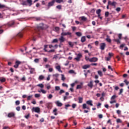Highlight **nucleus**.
<instances>
[{"instance_id": "1", "label": "nucleus", "mask_w": 129, "mask_h": 129, "mask_svg": "<svg viewBox=\"0 0 129 129\" xmlns=\"http://www.w3.org/2000/svg\"><path fill=\"white\" fill-rule=\"evenodd\" d=\"M32 0H27L26 1H23L22 5V6H28V4L29 5V7H31L33 4L32 3Z\"/></svg>"}, {"instance_id": "2", "label": "nucleus", "mask_w": 129, "mask_h": 129, "mask_svg": "<svg viewBox=\"0 0 129 129\" xmlns=\"http://www.w3.org/2000/svg\"><path fill=\"white\" fill-rule=\"evenodd\" d=\"M105 47H106V44H105V43L103 42V43H101L100 44V49L102 51H103V50L105 49Z\"/></svg>"}, {"instance_id": "3", "label": "nucleus", "mask_w": 129, "mask_h": 129, "mask_svg": "<svg viewBox=\"0 0 129 129\" xmlns=\"http://www.w3.org/2000/svg\"><path fill=\"white\" fill-rule=\"evenodd\" d=\"M32 110V111H35V112H37V113H39L40 111V107H33Z\"/></svg>"}, {"instance_id": "4", "label": "nucleus", "mask_w": 129, "mask_h": 129, "mask_svg": "<svg viewBox=\"0 0 129 129\" xmlns=\"http://www.w3.org/2000/svg\"><path fill=\"white\" fill-rule=\"evenodd\" d=\"M88 60L89 62H97L98 61V58L97 57H92L91 58H88Z\"/></svg>"}, {"instance_id": "5", "label": "nucleus", "mask_w": 129, "mask_h": 129, "mask_svg": "<svg viewBox=\"0 0 129 129\" xmlns=\"http://www.w3.org/2000/svg\"><path fill=\"white\" fill-rule=\"evenodd\" d=\"M21 61L17 60L15 62V65L14 66V68H19V65H20Z\"/></svg>"}, {"instance_id": "6", "label": "nucleus", "mask_w": 129, "mask_h": 129, "mask_svg": "<svg viewBox=\"0 0 129 129\" xmlns=\"http://www.w3.org/2000/svg\"><path fill=\"white\" fill-rule=\"evenodd\" d=\"M59 41V43H63L64 41H66V39L65 38H64V36L61 35L60 37L58 39Z\"/></svg>"}, {"instance_id": "7", "label": "nucleus", "mask_w": 129, "mask_h": 129, "mask_svg": "<svg viewBox=\"0 0 129 129\" xmlns=\"http://www.w3.org/2000/svg\"><path fill=\"white\" fill-rule=\"evenodd\" d=\"M72 33L71 32H62L61 34V35L62 36V37H64V36H71Z\"/></svg>"}, {"instance_id": "8", "label": "nucleus", "mask_w": 129, "mask_h": 129, "mask_svg": "<svg viewBox=\"0 0 129 129\" xmlns=\"http://www.w3.org/2000/svg\"><path fill=\"white\" fill-rule=\"evenodd\" d=\"M54 4H55V0H52L51 2H49L48 4V9L50 8V7L53 6Z\"/></svg>"}, {"instance_id": "9", "label": "nucleus", "mask_w": 129, "mask_h": 129, "mask_svg": "<svg viewBox=\"0 0 129 129\" xmlns=\"http://www.w3.org/2000/svg\"><path fill=\"white\" fill-rule=\"evenodd\" d=\"M81 57H82V55L80 53H79L75 59L77 61H80V59L81 58Z\"/></svg>"}, {"instance_id": "10", "label": "nucleus", "mask_w": 129, "mask_h": 129, "mask_svg": "<svg viewBox=\"0 0 129 129\" xmlns=\"http://www.w3.org/2000/svg\"><path fill=\"white\" fill-rule=\"evenodd\" d=\"M55 104H56V105H57V106H58L59 107H61V106H62V105H63V104L62 103L60 102V101H55Z\"/></svg>"}, {"instance_id": "11", "label": "nucleus", "mask_w": 129, "mask_h": 129, "mask_svg": "<svg viewBox=\"0 0 129 129\" xmlns=\"http://www.w3.org/2000/svg\"><path fill=\"white\" fill-rule=\"evenodd\" d=\"M8 27H13L15 25V21H12L7 24Z\"/></svg>"}, {"instance_id": "12", "label": "nucleus", "mask_w": 129, "mask_h": 129, "mask_svg": "<svg viewBox=\"0 0 129 129\" xmlns=\"http://www.w3.org/2000/svg\"><path fill=\"white\" fill-rule=\"evenodd\" d=\"M15 114L14 112H10L8 114V117L11 118V117H14L15 116Z\"/></svg>"}, {"instance_id": "13", "label": "nucleus", "mask_w": 129, "mask_h": 129, "mask_svg": "<svg viewBox=\"0 0 129 129\" xmlns=\"http://www.w3.org/2000/svg\"><path fill=\"white\" fill-rule=\"evenodd\" d=\"M88 86L90 87V88H92V87H93V81H90V83L88 84Z\"/></svg>"}, {"instance_id": "14", "label": "nucleus", "mask_w": 129, "mask_h": 129, "mask_svg": "<svg viewBox=\"0 0 129 129\" xmlns=\"http://www.w3.org/2000/svg\"><path fill=\"white\" fill-rule=\"evenodd\" d=\"M44 79H45V76H44L43 75L39 76V77L38 78V80L39 81H42V80H44Z\"/></svg>"}, {"instance_id": "15", "label": "nucleus", "mask_w": 129, "mask_h": 129, "mask_svg": "<svg viewBox=\"0 0 129 129\" xmlns=\"http://www.w3.org/2000/svg\"><path fill=\"white\" fill-rule=\"evenodd\" d=\"M87 104L90 105L91 106H93V104H92V100H88L86 101Z\"/></svg>"}, {"instance_id": "16", "label": "nucleus", "mask_w": 129, "mask_h": 129, "mask_svg": "<svg viewBox=\"0 0 129 129\" xmlns=\"http://www.w3.org/2000/svg\"><path fill=\"white\" fill-rule=\"evenodd\" d=\"M107 38H106V41L108 42V43H111V39L109 38V36L107 35Z\"/></svg>"}, {"instance_id": "17", "label": "nucleus", "mask_w": 129, "mask_h": 129, "mask_svg": "<svg viewBox=\"0 0 129 129\" xmlns=\"http://www.w3.org/2000/svg\"><path fill=\"white\" fill-rule=\"evenodd\" d=\"M58 111V109H57L56 108H55L53 110V112L54 113V114L55 115H58V113L57 112V111Z\"/></svg>"}, {"instance_id": "18", "label": "nucleus", "mask_w": 129, "mask_h": 129, "mask_svg": "<svg viewBox=\"0 0 129 129\" xmlns=\"http://www.w3.org/2000/svg\"><path fill=\"white\" fill-rule=\"evenodd\" d=\"M85 41H86V37L85 36L82 37L81 42H82V43H84Z\"/></svg>"}, {"instance_id": "19", "label": "nucleus", "mask_w": 129, "mask_h": 129, "mask_svg": "<svg viewBox=\"0 0 129 129\" xmlns=\"http://www.w3.org/2000/svg\"><path fill=\"white\" fill-rule=\"evenodd\" d=\"M0 82H2V83L6 82V78L4 77H0Z\"/></svg>"}, {"instance_id": "20", "label": "nucleus", "mask_w": 129, "mask_h": 129, "mask_svg": "<svg viewBox=\"0 0 129 129\" xmlns=\"http://www.w3.org/2000/svg\"><path fill=\"white\" fill-rule=\"evenodd\" d=\"M56 69H57L59 72L62 73V71L61 70V67H60V66H56Z\"/></svg>"}, {"instance_id": "21", "label": "nucleus", "mask_w": 129, "mask_h": 129, "mask_svg": "<svg viewBox=\"0 0 129 129\" xmlns=\"http://www.w3.org/2000/svg\"><path fill=\"white\" fill-rule=\"evenodd\" d=\"M98 74L100 76V77H102L103 76V74H102V72L101 71H98Z\"/></svg>"}, {"instance_id": "22", "label": "nucleus", "mask_w": 129, "mask_h": 129, "mask_svg": "<svg viewBox=\"0 0 129 129\" xmlns=\"http://www.w3.org/2000/svg\"><path fill=\"white\" fill-rule=\"evenodd\" d=\"M90 68V65H84V66H83L82 68L83 69H87L88 68Z\"/></svg>"}, {"instance_id": "23", "label": "nucleus", "mask_w": 129, "mask_h": 129, "mask_svg": "<svg viewBox=\"0 0 129 129\" xmlns=\"http://www.w3.org/2000/svg\"><path fill=\"white\" fill-rule=\"evenodd\" d=\"M76 35L78 37H81L82 36V33H81V32H76Z\"/></svg>"}, {"instance_id": "24", "label": "nucleus", "mask_w": 129, "mask_h": 129, "mask_svg": "<svg viewBox=\"0 0 129 129\" xmlns=\"http://www.w3.org/2000/svg\"><path fill=\"white\" fill-rule=\"evenodd\" d=\"M17 37H19V38H22L23 37V32H19L17 34Z\"/></svg>"}, {"instance_id": "25", "label": "nucleus", "mask_w": 129, "mask_h": 129, "mask_svg": "<svg viewBox=\"0 0 129 129\" xmlns=\"http://www.w3.org/2000/svg\"><path fill=\"white\" fill-rule=\"evenodd\" d=\"M101 13V9H98L96 11V14H97V15H98V16H99V15H100Z\"/></svg>"}, {"instance_id": "26", "label": "nucleus", "mask_w": 129, "mask_h": 129, "mask_svg": "<svg viewBox=\"0 0 129 129\" xmlns=\"http://www.w3.org/2000/svg\"><path fill=\"white\" fill-rule=\"evenodd\" d=\"M83 102V98L79 97V103H82Z\"/></svg>"}, {"instance_id": "27", "label": "nucleus", "mask_w": 129, "mask_h": 129, "mask_svg": "<svg viewBox=\"0 0 129 129\" xmlns=\"http://www.w3.org/2000/svg\"><path fill=\"white\" fill-rule=\"evenodd\" d=\"M55 2H56L57 4H61V3H64V1L63 0H55Z\"/></svg>"}, {"instance_id": "28", "label": "nucleus", "mask_w": 129, "mask_h": 129, "mask_svg": "<svg viewBox=\"0 0 129 129\" xmlns=\"http://www.w3.org/2000/svg\"><path fill=\"white\" fill-rule=\"evenodd\" d=\"M68 44L69 45H70V47H71L72 48H73V46H74V43H73L71 41H69L68 42Z\"/></svg>"}, {"instance_id": "29", "label": "nucleus", "mask_w": 129, "mask_h": 129, "mask_svg": "<svg viewBox=\"0 0 129 129\" xmlns=\"http://www.w3.org/2000/svg\"><path fill=\"white\" fill-rule=\"evenodd\" d=\"M46 106L47 107V108H48V109H51V104L50 103H47L46 104Z\"/></svg>"}, {"instance_id": "30", "label": "nucleus", "mask_w": 129, "mask_h": 129, "mask_svg": "<svg viewBox=\"0 0 129 129\" xmlns=\"http://www.w3.org/2000/svg\"><path fill=\"white\" fill-rule=\"evenodd\" d=\"M114 42H116L117 44H120V41L118 39H114Z\"/></svg>"}, {"instance_id": "31", "label": "nucleus", "mask_w": 129, "mask_h": 129, "mask_svg": "<svg viewBox=\"0 0 129 129\" xmlns=\"http://www.w3.org/2000/svg\"><path fill=\"white\" fill-rule=\"evenodd\" d=\"M108 16H109V12L107 11L105 13V18H107V17H108Z\"/></svg>"}, {"instance_id": "32", "label": "nucleus", "mask_w": 129, "mask_h": 129, "mask_svg": "<svg viewBox=\"0 0 129 129\" xmlns=\"http://www.w3.org/2000/svg\"><path fill=\"white\" fill-rule=\"evenodd\" d=\"M56 9H57V10H62V6L61 5H58L56 7Z\"/></svg>"}, {"instance_id": "33", "label": "nucleus", "mask_w": 129, "mask_h": 129, "mask_svg": "<svg viewBox=\"0 0 129 129\" xmlns=\"http://www.w3.org/2000/svg\"><path fill=\"white\" fill-rule=\"evenodd\" d=\"M86 108H87V105L86 103L83 104V109H85Z\"/></svg>"}, {"instance_id": "34", "label": "nucleus", "mask_w": 129, "mask_h": 129, "mask_svg": "<svg viewBox=\"0 0 129 129\" xmlns=\"http://www.w3.org/2000/svg\"><path fill=\"white\" fill-rule=\"evenodd\" d=\"M82 88V86L81 85H78L77 86L76 89H81Z\"/></svg>"}, {"instance_id": "35", "label": "nucleus", "mask_w": 129, "mask_h": 129, "mask_svg": "<svg viewBox=\"0 0 129 129\" xmlns=\"http://www.w3.org/2000/svg\"><path fill=\"white\" fill-rule=\"evenodd\" d=\"M81 19L82 21H84V22H85V21H86V20H87L86 18L84 16L81 17Z\"/></svg>"}, {"instance_id": "36", "label": "nucleus", "mask_w": 129, "mask_h": 129, "mask_svg": "<svg viewBox=\"0 0 129 129\" xmlns=\"http://www.w3.org/2000/svg\"><path fill=\"white\" fill-rule=\"evenodd\" d=\"M37 86H38L39 87H40V88H44V85H43V84H39L37 85Z\"/></svg>"}, {"instance_id": "37", "label": "nucleus", "mask_w": 129, "mask_h": 129, "mask_svg": "<svg viewBox=\"0 0 129 129\" xmlns=\"http://www.w3.org/2000/svg\"><path fill=\"white\" fill-rule=\"evenodd\" d=\"M59 30H60V28L58 27H55L54 28V31H55V32H58Z\"/></svg>"}, {"instance_id": "38", "label": "nucleus", "mask_w": 129, "mask_h": 129, "mask_svg": "<svg viewBox=\"0 0 129 129\" xmlns=\"http://www.w3.org/2000/svg\"><path fill=\"white\" fill-rule=\"evenodd\" d=\"M32 97H33V95H31L30 96H28L27 97V100H31Z\"/></svg>"}, {"instance_id": "39", "label": "nucleus", "mask_w": 129, "mask_h": 129, "mask_svg": "<svg viewBox=\"0 0 129 129\" xmlns=\"http://www.w3.org/2000/svg\"><path fill=\"white\" fill-rule=\"evenodd\" d=\"M5 8H6V5L0 4V9H4Z\"/></svg>"}, {"instance_id": "40", "label": "nucleus", "mask_w": 129, "mask_h": 129, "mask_svg": "<svg viewBox=\"0 0 129 129\" xmlns=\"http://www.w3.org/2000/svg\"><path fill=\"white\" fill-rule=\"evenodd\" d=\"M52 43H58V39H54L52 40Z\"/></svg>"}, {"instance_id": "41", "label": "nucleus", "mask_w": 129, "mask_h": 129, "mask_svg": "<svg viewBox=\"0 0 129 129\" xmlns=\"http://www.w3.org/2000/svg\"><path fill=\"white\" fill-rule=\"evenodd\" d=\"M115 5H116V2H113L111 3L112 7H115Z\"/></svg>"}, {"instance_id": "42", "label": "nucleus", "mask_w": 129, "mask_h": 129, "mask_svg": "<svg viewBox=\"0 0 129 129\" xmlns=\"http://www.w3.org/2000/svg\"><path fill=\"white\" fill-rule=\"evenodd\" d=\"M120 10L121 9L119 7H118L116 9V11L117 12V13H119V12H120Z\"/></svg>"}, {"instance_id": "43", "label": "nucleus", "mask_w": 129, "mask_h": 129, "mask_svg": "<svg viewBox=\"0 0 129 129\" xmlns=\"http://www.w3.org/2000/svg\"><path fill=\"white\" fill-rule=\"evenodd\" d=\"M47 52H48V53H52V52H55V49H51V50L48 51Z\"/></svg>"}, {"instance_id": "44", "label": "nucleus", "mask_w": 129, "mask_h": 129, "mask_svg": "<svg viewBox=\"0 0 129 129\" xmlns=\"http://www.w3.org/2000/svg\"><path fill=\"white\" fill-rule=\"evenodd\" d=\"M116 122H117V123H121V122H122V121H121V120H120V119L118 118L116 120Z\"/></svg>"}, {"instance_id": "45", "label": "nucleus", "mask_w": 129, "mask_h": 129, "mask_svg": "<svg viewBox=\"0 0 129 129\" xmlns=\"http://www.w3.org/2000/svg\"><path fill=\"white\" fill-rule=\"evenodd\" d=\"M53 76L54 77H56V78H58V77H59V74H55L53 75Z\"/></svg>"}, {"instance_id": "46", "label": "nucleus", "mask_w": 129, "mask_h": 129, "mask_svg": "<svg viewBox=\"0 0 129 129\" xmlns=\"http://www.w3.org/2000/svg\"><path fill=\"white\" fill-rule=\"evenodd\" d=\"M122 92H123V89H120V92H119L118 95H120V94H121V93H122Z\"/></svg>"}, {"instance_id": "47", "label": "nucleus", "mask_w": 129, "mask_h": 129, "mask_svg": "<svg viewBox=\"0 0 129 129\" xmlns=\"http://www.w3.org/2000/svg\"><path fill=\"white\" fill-rule=\"evenodd\" d=\"M55 89L56 91L60 90V87H59V86H55Z\"/></svg>"}, {"instance_id": "48", "label": "nucleus", "mask_w": 129, "mask_h": 129, "mask_svg": "<svg viewBox=\"0 0 129 129\" xmlns=\"http://www.w3.org/2000/svg\"><path fill=\"white\" fill-rule=\"evenodd\" d=\"M124 83H125L126 85H128V84H129V82L127 81V80H125L124 81Z\"/></svg>"}, {"instance_id": "49", "label": "nucleus", "mask_w": 129, "mask_h": 129, "mask_svg": "<svg viewBox=\"0 0 129 129\" xmlns=\"http://www.w3.org/2000/svg\"><path fill=\"white\" fill-rule=\"evenodd\" d=\"M116 113L119 115L121 113V111L120 110H117L116 111Z\"/></svg>"}, {"instance_id": "50", "label": "nucleus", "mask_w": 129, "mask_h": 129, "mask_svg": "<svg viewBox=\"0 0 129 129\" xmlns=\"http://www.w3.org/2000/svg\"><path fill=\"white\" fill-rule=\"evenodd\" d=\"M69 73H70L71 74H74V70H70L69 71Z\"/></svg>"}, {"instance_id": "51", "label": "nucleus", "mask_w": 129, "mask_h": 129, "mask_svg": "<svg viewBox=\"0 0 129 129\" xmlns=\"http://www.w3.org/2000/svg\"><path fill=\"white\" fill-rule=\"evenodd\" d=\"M122 36V34H119L118 35V37L119 39V40H121V37Z\"/></svg>"}, {"instance_id": "52", "label": "nucleus", "mask_w": 129, "mask_h": 129, "mask_svg": "<svg viewBox=\"0 0 129 129\" xmlns=\"http://www.w3.org/2000/svg\"><path fill=\"white\" fill-rule=\"evenodd\" d=\"M41 92H42V93H43V94H46V92H47L46 91L43 90V89H41L40 90Z\"/></svg>"}, {"instance_id": "53", "label": "nucleus", "mask_w": 129, "mask_h": 129, "mask_svg": "<svg viewBox=\"0 0 129 129\" xmlns=\"http://www.w3.org/2000/svg\"><path fill=\"white\" fill-rule=\"evenodd\" d=\"M39 58H35V59H34V62H35V63H39Z\"/></svg>"}, {"instance_id": "54", "label": "nucleus", "mask_w": 129, "mask_h": 129, "mask_svg": "<svg viewBox=\"0 0 129 129\" xmlns=\"http://www.w3.org/2000/svg\"><path fill=\"white\" fill-rule=\"evenodd\" d=\"M65 91L63 90H60V91H59V94H62V93H64Z\"/></svg>"}, {"instance_id": "55", "label": "nucleus", "mask_w": 129, "mask_h": 129, "mask_svg": "<svg viewBox=\"0 0 129 129\" xmlns=\"http://www.w3.org/2000/svg\"><path fill=\"white\" fill-rule=\"evenodd\" d=\"M61 80H62V81H64V80H65L66 78L65 77H64V75H61Z\"/></svg>"}, {"instance_id": "56", "label": "nucleus", "mask_w": 129, "mask_h": 129, "mask_svg": "<svg viewBox=\"0 0 129 129\" xmlns=\"http://www.w3.org/2000/svg\"><path fill=\"white\" fill-rule=\"evenodd\" d=\"M108 55L109 56V57L111 58V57H112V56H113V53L109 52L108 53Z\"/></svg>"}, {"instance_id": "57", "label": "nucleus", "mask_w": 129, "mask_h": 129, "mask_svg": "<svg viewBox=\"0 0 129 129\" xmlns=\"http://www.w3.org/2000/svg\"><path fill=\"white\" fill-rule=\"evenodd\" d=\"M124 46H125V44H122L121 45H120L119 48L121 49V48H123V47H124Z\"/></svg>"}, {"instance_id": "58", "label": "nucleus", "mask_w": 129, "mask_h": 129, "mask_svg": "<svg viewBox=\"0 0 129 129\" xmlns=\"http://www.w3.org/2000/svg\"><path fill=\"white\" fill-rule=\"evenodd\" d=\"M52 97H53V95L52 94H49L48 97V99H51L52 98Z\"/></svg>"}, {"instance_id": "59", "label": "nucleus", "mask_w": 129, "mask_h": 129, "mask_svg": "<svg viewBox=\"0 0 129 129\" xmlns=\"http://www.w3.org/2000/svg\"><path fill=\"white\" fill-rule=\"evenodd\" d=\"M62 85L63 87H68V85L66 83H62Z\"/></svg>"}, {"instance_id": "60", "label": "nucleus", "mask_w": 129, "mask_h": 129, "mask_svg": "<svg viewBox=\"0 0 129 129\" xmlns=\"http://www.w3.org/2000/svg\"><path fill=\"white\" fill-rule=\"evenodd\" d=\"M16 105H19L20 104V101L17 100L15 102Z\"/></svg>"}, {"instance_id": "61", "label": "nucleus", "mask_w": 129, "mask_h": 129, "mask_svg": "<svg viewBox=\"0 0 129 129\" xmlns=\"http://www.w3.org/2000/svg\"><path fill=\"white\" fill-rule=\"evenodd\" d=\"M35 97H36V98H38V97H40V94H36L35 95Z\"/></svg>"}, {"instance_id": "62", "label": "nucleus", "mask_w": 129, "mask_h": 129, "mask_svg": "<svg viewBox=\"0 0 129 129\" xmlns=\"http://www.w3.org/2000/svg\"><path fill=\"white\" fill-rule=\"evenodd\" d=\"M98 117L99 118H102V117H103V115L101 114H100L98 115Z\"/></svg>"}, {"instance_id": "63", "label": "nucleus", "mask_w": 129, "mask_h": 129, "mask_svg": "<svg viewBox=\"0 0 129 129\" xmlns=\"http://www.w3.org/2000/svg\"><path fill=\"white\" fill-rule=\"evenodd\" d=\"M76 106H77L76 104H72V107H73V108H75V107H76Z\"/></svg>"}, {"instance_id": "64", "label": "nucleus", "mask_w": 129, "mask_h": 129, "mask_svg": "<svg viewBox=\"0 0 129 129\" xmlns=\"http://www.w3.org/2000/svg\"><path fill=\"white\" fill-rule=\"evenodd\" d=\"M105 58H106V61H109V60H110V59H111V57H105Z\"/></svg>"}]
</instances>
